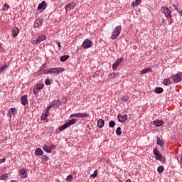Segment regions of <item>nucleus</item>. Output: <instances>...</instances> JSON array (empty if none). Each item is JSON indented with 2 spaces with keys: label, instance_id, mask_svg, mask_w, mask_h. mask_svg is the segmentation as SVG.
Here are the masks:
<instances>
[{
  "label": "nucleus",
  "instance_id": "1",
  "mask_svg": "<svg viewBox=\"0 0 182 182\" xmlns=\"http://www.w3.org/2000/svg\"><path fill=\"white\" fill-rule=\"evenodd\" d=\"M121 32H122V26H117L114 28L112 33L110 39H112V41H114V39H117L119 35H120Z\"/></svg>",
  "mask_w": 182,
  "mask_h": 182
},
{
  "label": "nucleus",
  "instance_id": "2",
  "mask_svg": "<svg viewBox=\"0 0 182 182\" xmlns=\"http://www.w3.org/2000/svg\"><path fill=\"white\" fill-rule=\"evenodd\" d=\"M76 122H77L76 119H72L68 122H65L63 126L59 127L60 132H63L65 129H68V127H70V126H72V124H75Z\"/></svg>",
  "mask_w": 182,
  "mask_h": 182
},
{
  "label": "nucleus",
  "instance_id": "3",
  "mask_svg": "<svg viewBox=\"0 0 182 182\" xmlns=\"http://www.w3.org/2000/svg\"><path fill=\"white\" fill-rule=\"evenodd\" d=\"M153 153L155 156V159L156 160H159V161H166V158H164L163 156V155H161V154H160V152L159 151V150L157 149V148H154L153 149Z\"/></svg>",
  "mask_w": 182,
  "mask_h": 182
},
{
  "label": "nucleus",
  "instance_id": "4",
  "mask_svg": "<svg viewBox=\"0 0 182 182\" xmlns=\"http://www.w3.org/2000/svg\"><path fill=\"white\" fill-rule=\"evenodd\" d=\"M161 12H163V14H164L165 16L168 18V19H171V11H170L168 9V8L167 7H162L161 9Z\"/></svg>",
  "mask_w": 182,
  "mask_h": 182
},
{
  "label": "nucleus",
  "instance_id": "5",
  "mask_svg": "<svg viewBox=\"0 0 182 182\" xmlns=\"http://www.w3.org/2000/svg\"><path fill=\"white\" fill-rule=\"evenodd\" d=\"M62 72H65V68L59 67L50 68V75H53L55 73H62Z\"/></svg>",
  "mask_w": 182,
  "mask_h": 182
},
{
  "label": "nucleus",
  "instance_id": "6",
  "mask_svg": "<svg viewBox=\"0 0 182 182\" xmlns=\"http://www.w3.org/2000/svg\"><path fill=\"white\" fill-rule=\"evenodd\" d=\"M92 41L89 39H86L82 43V46L83 49H89V48H92Z\"/></svg>",
  "mask_w": 182,
  "mask_h": 182
},
{
  "label": "nucleus",
  "instance_id": "7",
  "mask_svg": "<svg viewBox=\"0 0 182 182\" xmlns=\"http://www.w3.org/2000/svg\"><path fill=\"white\" fill-rule=\"evenodd\" d=\"M46 6H48V4L46 1H43L41 4H38L37 9H38V11H41V9L45 11V9H46Z\"/></svg>",
  "mask_w": 182,
  "mask_h": 182
},
{
  "label": "nucleus",
  "instance_id": "8",
  "mask_svg": "<svg viewBox=\"0 0 182 182\" xmlns=\"http://www.w3.org/2000/svg\"><path fill=\"white\" fill-rule=\"evenodd\" d=\"M16 113H18V109H16V108H15V107L11 108L8 111V116L9 117H11L12 114H13V116H15V114H16Z\"/></svg>",
  "mask_w": 182,
  "mask_h": 182
},
{
  "label": "nucleus",
  "instance_id": "9",
  "mask_svg": "<svg viewBox=\"0 0 182 182\" xmlns=\"http://www.w3.org/2000/svg\"><path fill=\"white\" fill-rule=\"evenodd\" d=\"M172 79L174 83H178L181 82V76L178 74L173 75Z\"/></svg>",
  "mask_w": 182,
  "mask_h": 182
},
{
  "label": "nucleus",
  "instance_id": "10",
  "mask_svg": "<svg viewBox=\"0 0 182 182\" xmlns=\"http://www.w3.org/2000/svg\"><path fill=\"white\" fill-rule=\"evenodd\" d=\"M153 124L156 126V127H160L164 124V121L161 119H157L153 122Z\"/></svg>",
  "mask_w": 182,
  "mask_h": 182
},
{
  "label": "nucleus",
  "instance_id": "11",
  "mask_svg": "<svg viewBox=\"0 0 182 182\" xmlns=\"http://www.w3.org/2000/svg\"><path fill=\"white\" fill-rule=\"evenodd\" d=\"M127 120V114L122 115V114H118V121L120 123H124V122H126Z\"/></svg>",
  "mask_w": 182,
  "mask_h": 182
},
{
  "label": "nucleus",
  "instance_id": "12",
  "mask_svg": "<svg viewBox=\"0 0 182 182\" xmlns=\"http://www.w3.org/2000/svg\"><path fill=\"white\" fill-rule=\"evenodd\" d=\"M50 107H59L60 106V100H57L50 103Z\"/></svg>",
  "mask_w": 182,
  "mask_h": 182
},
{
  "label": "nucleus",
  "instance_id": "13",
  "mask_svg": "<svg viewBox=\"0 0 182 182\" xmlns=\"http://www.w3.org/2000/svg\"><path fill=\"white\" fill-rule=\"evenodd\" d=\"M13 38H16L19 35V29L17 27H14L11 31Z\"/></svg>",
  "mask_w": 182,
  "mask_h": 182
},
{
  "label": "nucleus",
  "instance_id": "14",
  "mask_svg": "<svg viewBox=\"0 0 182 182\" xmlns=\"http://www.w3.org/2000/svg\"><path fill=\"white\" fill-rule=\"evenodd\" d=\"M75 6H76V4L74 2H72V3L67 4L65 8V10L68 11V9H70V10L73 9Z\"/></svg>",
  "mask_w": 182,
  "mask_h": 182
},
{
  "label": "nucleus",
  "instance_id": "15",
  "mask_svg": "<svg viewBox=\"0 0 182 182\" xmlns=\"http://www.w3.org/2000/svg\"><path fill=\"white\" fill-rule=\"evenodd\" d=\"M43 23L42 19H37L34 23V28H41V26Z\"/></svg>",
  "mask_w": 182,
  "mask_h": 182
},
{
  "label": "nucleus",
  "instance_id": "16",
  "mask_svg": "<svg viewBox=\"0 0 182 182\" xmlns=\"http://www.w3.org/2000/svg\"><path fill=\"white\" fill-rule=\"evenodd\" d=\"M152 72H153V70H151V68L149 67L148 68L140 71L139 75H146V73H151Z\"/></svg>",
  "mask_w": 182,
  "mask_h": 182
},
{
  "label": "nucleus",
  "instance_id": "17",
  "mask_svg": "<svg viewBox=\"0 0 182 182\" xmlns=\"http://www.w3.org/2000/svg\"><path fill=\"white\" fill-rule=\"evenodd\" d=\"M21 100L23 106H26L28 103V95H25L23 97H21Z\"/></svg>",
  "mask_w": 182,
  "mask_h": 182
},
{
  "label": "nucleus",
  "instance_id": "18",
  "mask_svg": "<svg viewBox=\"0 0 182 182\" xmlns=\"http://www.w3.org/2000/svg\"><path fill=\"white\" fill-rule=\"evenodd\" d=\"M19 173L22 176V178H26L28 177V173L26 172V169L22 168L19 171Z\"/></svg>",
  "mask_w": 182,
  "mask_h": 182
},
{
  "label": "nucleus",
  "instance_id": "19",
  "mask_svg": "<svg viewBox=\"0 0 182 182\" xmlns=\"http://www.w3.org/2000/svg\"><path fill=\"white\" fill-rule=\"evenodd\" d=\"M35 89H36V90H42V89H43V87H45V84L43 83H37L34 86Z\"/></svg>",
  "mask_w": 182,
  "mask_h": 182
},
{
  "label": "nucleus",
  "instance_id": "20",
  "mask_svg": "<svg viewBox=\"0 0 182 182\" xmlns=\"http://www.w3.org/2000/svg\"><path fill=\"white\" fill-rule=\"evenodd\" d=\"M156 144H158V146H160V147H161V149H163V147H164V141H161V139H160V138L159 136L156 137Z\"/></svg>",
  "mask_w": 182,
  "mask_h": 182
},
{
  "label": "nucleus",
  "instance_id": "21",
  "mask_svg": "<svg viewBox=\"0 0 182 182\" xmlns=\"http://www.w3.org/2000/svg\"><path fill=\"white\" fill-rule=\"evenodd\" d=\"M45 39H46V36L41 34L38 36L37 42H38V43H41V42H43V41H45Z\"/></svg>",
  "mask_w": 182,
  "mask_h": 182
},
{
  "label": "nucleus",
  "instance_id": "22",
  "mask_svg": "<svg viewBox=\"0 0 182 182\" xmlns=\"http://www.w3.org/2000/svg\"><path fill=\"white\" fill-rule=\"evenodd\" d=\"M97 126H98L99 129H102L103 127V126H105V120H103L102 119H98Z\"/></svg>",
  "mask_w": 182,
  "mask_h": 182
},
{
  "label": "nucleus",
  "instance_id": "23",
  "mask_svg": "<svg viewBox=\"0 0 182 182\" xmlns=\"http://www.w3.org/2000/svg\"><path fill=\"white\" fill-rule=\"evenodd\" d=\"M109 77L111 79H117V77H119V73H112L109 75Z\"/></svg>",
  "mask_w": 182,
  "mask_h": 182
},
{
  "label": "nucleus",
  "instance_id": "24",
  "mask_svg": "<svg viewBox=\"0 0 182 182\" xmlns=\"http://www.w3.org/2000/svg\"><path fill=\"white\" fill-rule=\"evenodd\" d=\"M35 153L36 156H43V151L41 148H37L35 151Z\"/></svg>",
  "mask_w": 182,
  "mask_h": 182
},
{
  "label": "nucleus",
  "instance_id": "25",
  "mask_svg": "<svg viewBox=\"0 0 182 182\" xmlns=\"http://www.w3.org/2000/svg\"><path fill=\"white\" fill-rule=\"evenodd\" d=\"M43 150H44V151H46V153H52V150L46 144L43 145Z\"/></svg>",
  "mask_w": 182,
  "mask_h": 182
},
{
  "label": "nucleus",
  "instance_id": "26",
  "mask_svg": "<svg viewBox=\"0 0 182 182\" xmlns=\"http://www.w3.org/2000/svg\"><path fill=\"white\" fill-rule=\"evenodd\" d=\"M141 4V0H135L132 3V6L134 8V6H139V4Z\"/></svg>",
  "mask_w": 182,
  "mask_h": 182
},
{
  "label": "nucleus",
  "instance_id": "27",
  "mask_svg": "<svg viewBox=\"0 0 182 182\" xmlns=\"http://www.w3.org/2000/svg\"><path fill=\"white\" fill-rule=\"evenodd\" d=\"M8 68H9V66L6 65L0 67V75L1 73H4V72H5L6 69H8Z\"/></svg>",
  "mask_w": 182,
  "mask_h": 182
},
{
  "label": "nucleus",
  "instance_id": "28",
  "mask_svg": "<svg viewBox=\"0 0 182 182\" xmlns=\"http://www.w3.org/2000/svg\"><path fill=\"white\" fill-rule=\"evenodd\" d=\"M45 69H46V63L43 64L42 66L39 68V75H42V71L45 70Z\"/></svg>",
  "mask_w": 182,
  "mask_h": 182
},
{
  "label": "nucleus",
  "instance_id": "29",
  "mask_svg": "<svg viewBox=\"0 0 182 182\" xmlns=\"http://www.w3.org/2000/svg\"><path fill=\"white\" fill-rule=\"evenodd\" d=\"M69 58V55H63L60 57V62H66Z\"/></svg>",
  "mask_w": 182,
  "mask_h": 182
},
{
  "label": "nucleus",
  "instance_id": "30",
  "mask_svg": "<svg viewBox=\"0 0 182 182\" xmlns=\"http://www.w3.org/2000/svg\"><path fill=\"white\" fill-rule=\"evenodd\" d=\"M48 116H49V111H46L44 114H42L41 119L42 120H46L48 118Z\"/></svg>",
  "mask_w": 182,
  "mask_h": 182
},
{
  "label": "nucleus",
  "instance_id": "31",
  "mask_svg": "<svg viewBox=\"0 0 182 182\" xmlns=\"http://www.w3.org/2000/svg\"><path fill=\"white\" fill-rule=\"evenodd\" d=\"M163 91H164L163 88L160 87H156L154 90L155 93H158V94L163 93Z\"/></svg>",
  "mask_w": 182,
  "mask_h": 182
},
{
  "label": "nucleus",
  "instance_id": "32",
  "mask_svg": "<svg viewBox=\"0 0 182 182\" xmlns=\"http://www.w3.org/2000/svg\"><path fill=\"white\" fill-rule=\"evenodd\" d=\"M78 117H82V119H85L86 117H89V114L78 113Z\"/></svg>",
  "mask_w": 182,
  "mask_h": 182
},
{
  "label": "nucleus",
  "instance_id": "33",
  "mask_svg": "<svg viewBox=\"0 0 182 182\" xmlns=\"http://www.w3.org/2000/svg\"><path fill=\"white\" fill-rule=\"evenodd\" d=\"M164 85H165V86H170V85H171V83L170 82V78L164 79Z\"/></svg>",
  "mask_w": 182,
  "mask_h": 182
},
{
  "label": "nucleus",
  "instance_id": "34",
  "mask_svg": "<svg viewBox=\"0 0 182 182\" xmlns=\"http://www.w3.org/2000/svg\"><path fill=\"white\" fill-rule=\"evenodd\" d=\"M116 134H117V136H121L122 135V128L120 127L117 128Z\"/></svg>",
  "mask_w": 182,
  "mask_h": 182
},
{
  "label": "nucleus",
  "instance_id": "35",
  "mask_svg": "<svg viewBox=\"0 0 182 182\" xmlns=\"http://www.w3.org/2000/svg\"><path fill=\"white\" fill-rule=\"evenodd\" d=\"M157 171H158V173H163V171H164V166H159L158 167V168H157Z\"/></svg>",
  "mask_w": 182,
  "mask_h": 182
},
{
  "label": "nucleus",
  "instance_id": "36",
  "mask_svg": "<svg viewBox=\"0 0 182 182\" xmlns=\"http://www.w3.org/2000/svg\"><path fill=\"white\" fill-rule=\"evenodd\" d=\"M97 171H98L97 169H96L94 171L93 174L90 175L91 178H96L97 177V174H98Z\"/></svg>",
  "mask_w": 182,
  "mask_h": 182
},
{
  "label": "nucleus",
  "instance_id": "37",
  "mask_svg": "<svg viewBox=\"0 0 182 182\" xmlns=\"http://www.w3.org/2000/svg\"><path fill=\"white\" fill-rule=\"evenodd\" d=\"M44 73V75H50V68L45 69L42 71V75Z\"/></svg>",
  "mask_w": 182,
  "mask_h": 182
},
{
  "label": "nucleus",
  "instance_id": "38",
  "mask_svg": "<svg viewBox=\"0 0 182 182\" xmlns=\"http://www.w3.org/2000/svg\"><path fill=\"white\" fill-rule=\"evenodd\" d=\"M8 178V173H4L0 176V180H6Z\"/></svg>",
  "mask_w": 182,
  "mask_h": 182
},
{
  "label": "nucleus",
  "instance_id": "39",
  "mask_svg": "<svg viewBox=\"0 0 182 182\" xmlns=\"http://www.w3.org/2000/svg\"><path fill=\"white\" fill-rule=\"evenodd\" d=\"M114 126H116V122H114V121H110L109 122V127L113 128V127H114Z\"/></svg>",
  "mask_w": 182,
  "mask_h": 182
},
{
  "label": "nucleus",
  "instance_id": "40",
  "mask_svg": "<svg viewBox=\"0 0 182 182\" xmlns=\"http://www.w3.org/2000/svg\"><path fill=\"white\" fill-rule=\"evenodd\" d=\"M67 181H72L73 180V175H68L66 178Z\"/></svg>",
  "mask_w": 182,
  "mask_h": 182
},
{
  "label": "nucleus",
  "instance_id": "41",
  "mask_svg": "<svg viewBox=\"0 0 182 182\" xmlns=\"http://www.w3.org/2000/svg\"><path fill=\"white\" fill-rule=\"evenodd\" d=\"M51 83H52V82H50V80L49 78H47V79L45 80V84H46L47 86H49Z\"/></svg>",
  "mask_w": 182,
  "mask_h": 182
},
{
  "label": "nucleus",
  "instance_id": "42",
  "mask_svg": "<svg viewBox=\"0 0 182 182\" xmlns=\"http://www.w3.org/2000/svg\"><path fill=\"white\" fill-rule=\"evenodd\" d=\"M42 160L43 161H48V160H49V157L46 155H44V156H42Z\"/></svg>",
  "mask_w": 182,
  "mask_h": 182
},
{
  "label": "nucleus",
  "instance_id": "43",
  "mask_svg": "<svg viewBox=\"0 0 182 182\" xmlns=\"http://www.w3.org/2000/svg\"><path fill=\"white\" fill-rule=\"evenodd\" d=\"M3 11H8V9H9V5L8 4H5L3 8H2Z\"/></svg>",
  "mask_w": 182,
  "mask_h": 182
},
{
  "label": "nucleus",
  "instance_id": "44",
  "mask_svg": "<svg viewBox=\"0 0 182 182\" xmlns=\"http://www.w3.org/2000/svg\"><path fill=\"white\" fill-rule=\"evenodd\" d=\"M73 117H79V113L73 114L70 116V119H73Z\"/></svg>",
  "mask_w": 182,
  "mask_h": 182
},
{
  "label": "nucleus",
  "instance_id": "45",
  "mask_svg": "<svg viewBox=\"0 0 182 182\" xmlns=\"http://www.w3.org/2000/svg\"><path fill=\"white\" fill-rule=\"evenodd\" d=\"M124 60V58H120L119 59L117 60L115 63H117V65H119L121 62H123Z\"/></svg>",
  "mask_w": 182,
  "mask_h": 182
},
{
  "label": "nucleus",
  "instance_id": "46",
  "mask_svg": "<svg viewBox=\"0 0 182 182\" xmlns=\"http://www.w3.org/2000/svg\"><path fill=\"white\" fill-rule=\"evenodd\" d=\"M129 100V97L125 96L122 98V102L124 103V102H127Z\"/></svg>",
  "mask_w": 182,
  "mask_h": 182
},
{
  "label": "nucleus",
  "instance_id": "47",
  "mask_svg": "<svg viewBox=\"0 0 182 182\" xmlns=\"http://www.w3.org/2000/svg\"><path fill=\"white\" fill-rule=\"evenodd\" d=\"M117 66H119V65H118L117 63H114L112 65V69H113V70H116V69H117Z\"/></svg>",
  "mask_w": 182,
  "mask_h": 182
},
{
  "label": "nucleus",
  "instance_id": "48",
  "mask_svg": "<svg viewBox=\"0 0 182 182\" xmlns=\"http://www.w3.org/2000/svg\"><path fill=\"white\" fill-rule=\"evenodd\" d=\"M38 92H39V90H36V88H35V87H34L33 95H38Z\"/></svg>",
  "mask_w": 182,
  "mask_h": 182
},
{
  "label": "nucleus",
  "instance_id": "49",
  "mask_svg": "<svg viewBox=\"0 0 182 182\" xmlns=\"http://www.w3.org/2000/svg\"><path fill=\"white\" fill-rule=\"evenodd\" d=\"M32 43H33V45H36V43H39V42L38 41V38L36 40H33L32 41Z\"/></svg>",
  "mask_w": 182,
  "mask_h": 182
},
{
  "label": "nucleus",
  "instance_id": "50",
  "mask_svg": "<svg viewBox=\"0 0 182 182\" xmlns=\"http://www.w3.org/2000/svg\"><path fill=\"white\" fill-rule=\"evenodd\" d=\"M173 8L175 9V11H177V12L178 11V8L176 4H173Z\"/></svg>",
  "mask_w": 182,
  "mask_h": 182
},
{
  "label": "nucleus",
  "instance_id": "51",
  "mask_svg": "<svg viewBox=\"0 0 182 182\" xmlns=\"http://www.w3.org/2000/svg\"><path fill=\"white\" fill-rule=\"evenodd\" d=\"M56 43H57V46H58V48H59V49H60V48H61V46H60V42H59V41H56Z\"/></svg>",
  "mask_w": 182,
  "mask_h": 182
},
{
  "label": "nucleus",
  "instance_id": "52",
  "mask_svg": "<svg viewBox=\"0 0 182 182\" xmlns=\"http://www.w3.org/2000/svg\"><path fill=\"white\" fill-rule=\"evenodd\" d=\"M6 161V159L3 158L2 159L0 160V163H5Z\"/></svg>",
  "mask_w": 182,
  "mask_h": 182
},
{
  "label": "nucleus",
  "instance_id": "53",
  "mask_svg": "<svg viewBox=\"0 0 182 182\" xmlns=\"http://www.w3.org/2000/svg\"><path fill=\"white\" fill-rule=\"evenodd\" d=\"M178 14H179L180 16H182V11L178 10Z\"/></svg>",
  "mask_w": 182,
  "mask_h": 182
},
{
  "label": "nucleus",
  "instance_id": "54",
  "mask_svg": "<svg viewBox=\"0 0 182 182\" xmlns=\"http://www.w3.org/2000/svg\"><path fill=\"white\" fill-rule=\"evenodd\" d=\"M50 108H52V107H50V105L47 107V112H49V109H50Z\"/></svg>",
  "mask_w": 182,
  "mask_h": 182
},
{
  "label": "nucleus",
  "instance_id": "55",
  "mask_svg": "<svg viewBox=\"0 0 182 182\" xmlns=\"http://www.w3.org/2000/svg\"><path fill=\"white\" fill-rule=\"evenodd\" d=\"M161 22H162V23H166V19L162 18Z\"/></svg>",
  "mask_w": 182,
  "mask_h": 182
},
{
  "label": "nucleus",
  "instance_id": "56",
  "mask_svg": "<svg viewBox=\"0 0 182 182\" xmlns=\"http://www.w3.org/2000/svg\"><path fill=\"white\" fill-rule=\"evenodd\" d=\"M125 182H132L131 179H127Z\"/></svg>",
  "mask_w": 182,
  "mask_h": 182
},
{
  "label": "nucleus",
  "instance_id": "57",
  "mask_svg": "<svg viewBox=\"0 0 182 182\" xmlns=\"http://www.w3.org/2000/svg\"><path fill=\"white\" fill-rule=\"evenodd\" d=\"M11 182H18L17 181H11Z\"/></svg>",
  "mask_w": 182,
  "mask_h": 182
},
{
  "label": "nucleus",
  "instance_id": "58",
  "mask_svg": "<svg viewBox=\"0 0 182 182\" xmlns=\"http://www.w3.org/2000/svg\"><path fill=\"white\" fill-rule=\"evenodd\" d=\"M52 147H55V145H52Z\"/></svg>",
  "mask_w": 182,
  "mask_h": 182
},
{
  "label": "nucleus",
  "instance_id": "59",
  "mask_svg": "<svg viewBox=\"0 0 182 182\" xmlns=\"http://www.w3.org/2000/svg\"><path fill=\"white\" fill-rule=\"evenodd\" d=\"M52 147H55V145H52Z\"/></svg>",
  "mask_w": 182,
  "mask_h": 182
}]
</instances>
